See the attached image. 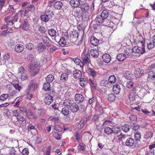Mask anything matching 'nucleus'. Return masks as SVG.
I'll return each instance as SVG.
<instances>
[{
	"mask_svg": "<svg viewBox=\"0 0 155 155\" xmlns=\"http://www.w3.org/2000/svg\"><path fill=\"white\" fill-rule=\"evenodd\" d=\"M95 20L97 25H101L110 27L113 26V22H110L109 20L105 19L101 15H98L96 18Z\"/></svg>",
	"mask_w": 155,
	"mask_h": 155,
	"instance_id": "f257e3e1",
	"label": "nucleus"
},
{
	"mask_svg": "<svg viewBox=\"0 0 155 155\" xmlns=\"http://www.w3.org/2000/svg\"><path fill=\"white\" fill-rule=\"evenodd\" d=\"M141 47L135 46L133 48V56L139 57L140 54H142L145 52L144 44L143 41L140 42Z\"/></svg>",
	"mask_w": 155,
	"mask_h": 155,
	"instance_id": "f03ea898",
	"label": "nucleus"
},
{
	"mask_svg": "<svg viewBox=\"0 0 155 155\" xmlns=\"http://www.w3.org/2000/svg\"><path fill=\"white\" fill-rule=\"evenodd\" d=\"M40 64L36 61L32 62L30 65V71L32 76L37 74L40 70Z\"/></svg>",
	"mask_w": 155,
	"mask_h": 155,
	"instance_id": "7ed1b4c3",
	"label": "nucleus"
},
{
	"mask_svg": "<svg viewBox=\"0 0 155 155\" xmlns=\"http://www.w3.org/2000/svg\"><path fill=\"white\" fill-rule=\"evenodd\" d=\"M81 58L82 61V63L84 66L87 64H89L91 62L90 60V56L89 53L88 52L85 51L82 54Z\"/></svg>",
	"mask_w": 155,
	"mask_h": 155,
	"instance_id": "20e7f679",
	"label": "nucleus"
},
{
	"mask_svg": "<svg viewBox=\"0 0 155 155\" xmlns=\"http://www.w3.org/2000/svg\"><path fill=\"white\" fill-rule=\"evenodd\" d=\"M38 88L37 81L35 80H31L28 85V90L31 92H34L37 90Z\"/></svg>",
	"mask_w": 155,
	"mask_h": 155,
	"instance_id": "39448f33",
	"label": "nucleus"
},
{
	"mask_svg": "<svg viewBox=\"0 0 155 155\" xmlns=\"http://www.w3.org/2000/svg\"><path fill=\"white\" fill-rule=\"evenodd\" d=\"M44 101L46 105H49L53 101V96L51 95V93L49 94H45Z\"/></svg>",
	"mask_w": 155,
	"mask_h": 155,
	"instance_id": "423d86ee",
	"label": "nucleus"
},
{
	"mask_svg": "<svg viewBox=\"0 0 155 155\" xmlns=\"http://www.w3.org/2000/svg\"><path fill=\"white\" fill-rule=\"evenodd\" d=\"M144 73V70L140 68H137L134 71V75L137 78H138L143 75Z\"/></svg>",
	"mask_w": 155,
	"mask_h": 155,
	"instance_id": "0eeeda50",
	"label": "nucleus"
},
{
	"mask_svg": "<svg viewBox=\"0 0 155 155\" xmlns=\"http://www.w3.org/2000/svg\"><path fill=\"white\" fill-rule=\"evenodd\" d=\"M147 80L148 82H152L155 80V73L153 71H150L148 73Z\"/></svg>",
	"mask_w": 155,
	"mask_h": 155,
	"instance_id": "6e6552de",
	"label": "nucleus"
},
{
	"mask_svg": "<svg viewBox=\"0 0 155 155\" xmlns=\"http://www.w3.org/2000/svg\"><path fill=\"white\" fill-rule=\"evenodd\" d=\"M87 72L89 76L93 79L97 76V72L93 68H89L87 70Z\"/></svg>",
	"mask_w": 155,
	"mask_h": 155,
	"instance_id": "1a4fd4ad",
	"label": "nucleus"
},
{
	"mask_svg": "<svg viewBox=\"0 0 155 155\" xmlns=\"http://www.w3.org/2000/svg\"><path fill=\"white\" fill-rule=\"evenodd\" d=\"M24 49V46L22 45L18 44L16 45L14 48L15 51L18 53L22 52Z\"/></svg>",
	"mask_w": 155,
	"mask_h": 155,
	"instance_id": "9d476101",
	"label": "nucleus"
},
{
	"mask_svg": "<svg viewBox=\"0 0 155 155\" xmlns=\"http://www.w3.org/2000/svg\"><path fill=\"white\" fill-rule=\"evenodd\" d=\"M46 49V46L42 42L40 43L37 46V50L39 53H43Z\"/></svg>",
	"mask_w": 155,
	"mask_h": 155,
	"instance_id": "9b49d317",
	"label": "nucleus"
},
{
	"mask_svg": "<svg viewBox=\"0 0 155 155\" xmlns=\"http://www.w3.org/2000/svg\"><path fill=\"white\" fill-rule=\"evenodd\" d=\"M102 60L103 62L109 63L111 60V57L109 54H105L102 56Z\"/></svg>",
	"mask_w": 155,
	"mask_h": 155,
	"instance_id": "f8f14e48",
	"label": "nucleus"
},
{
	"mask_svg": "<svg viewBox=\"0 0 155 155\" xmlns=\"http://www.w3.org/2000/svg\"><path fill=\"white\" fill-rule=\"evenodd\" d=\"M73 75L75 78L78 79L81 77L82 74L80 71L77 69H75L73 71Z\"/></svg>",
	"mask_w": 155,
	"mask_h": 155,
	"instance_id": "ddd939ff",
	"label": "nucleus"
},
{
	"mask_svg": "<svg viewBox=\"0 0 155 155\" xmlns=\"http://www.w3.org/2000/svg\"><path fill=\"white\" fill-rule=\"evenodd\" d=\"M18 123L23 126H25L26 124V119L22 116L20 115L16 118Z\"/></svg>",
	"mask_w": 155,
	"mask_h": 155,
	"instance_id": "4468645a",
	"label": "nucleus"
},
{
	"mask_svg": "<svg viewBox=\"0 0 155 155\" xmlns=\"http://www.w3.org/2000/svg\"><path fill=\"white\" fill-rule=\"evenodd\" d=\"M71 110L74 113L76 112L79 109L78 106L76 103H74L71 104L70 106Z\"/></svg>",
	"mask_w": 155,
	"mask_h": 155,
	"instance_id": "2eb2a0df",
	"label": "nucleus"
},
{
	"mask_svg": "<svg viewBox=\"0 0 155 155\" xmlns=\"http://www.w3.org/2000/svg\"><path fill=\"white\" fill-rule=\"evenodd\" d=\"M134 143V139L131 137H129L126 140L125 142V144L126 146L131 147L133 146Z\"/></svg>",
	"mask_w": 155,
	"mask_h": 155,
	"instance_id": "dca6fc26",
	"label": "nucleus"
},
{
	"mask_svg": "<svg viewBox=\"0 0 155 155\" xmlns=\"http://www.w3.org/2000/svg\"><path fill=\"white\" fill-rule=\"evenodd\" d=\"M51 147L50 145L43 147L42 149V151L45 155H50Z\"/></svg>",
	"mask_w": 155,
	"mask_h": 155,
	"instance_id": "f3484780",
	"label": "nucleus"
},
{
	"mask_svg": "<svg viewBox=\"0 0 155 155\" xmlns=\"http://www.w3.org/2000/svg\"><path fill=\"white\" fill-rule=\"evenodd\" d=\"M22 28L25 31H28L29 30L30 25L28 21L26 20L22 23Z\"/></svg>",
	"mask_w": 155,
	"mask_h": 155,
	"instance_id": "a211bd4d",
	"label": "nucleus"
},
{
	"mask_svg": "<svg viewBox=\"0 0 155 155\" xmlns=\"http://www.w3.org/2000/svg\"><path fill=\"white\" fill-rule=\"evenodd\" d=\"M35 9V7L34 5H31L29 6V8H28V10H25L24 11L23 10H21L18 11V12L20 13L21 15L23 13H24L25 14L27 13L28 11L31 12H33Z\"/></svg>",
	"mask_w": 155,
	"mask_h": 155,
	"instance_id": "6ab92c4d",
	"label": "nucleus"
},
{
	"mask_svg": "<svg viewBox=\"0 0 155 155\" xmlns=\"http://www.w3.org/2000/svg\"><path fill=\"white\" fill-rule=\"evenodd\" d=\"M75 101L78 103H81L83 101L84 98L83 96L81 94H77L75 95Z\"/></svg>",
	"mask_w": 155,
	"mask_h": 155,
	"instance_id": "aec40b11",
	"label": "nucleus"
},
{
	"mask_svg": "<svg viewBox=\"0 0 155 155\" xmlns=\"http://www.w3.org/2000/svg\"><path fill=\"white\" fill-rule=\"evenodd\" d=\"M79 79V81L78 83L81 86L84 87L87 84L88 81L86 78L81 77Z\"/></svg>",
	"mask_w": 155,
	"mask_h": 155,
	"instance_id": "412c9836",
	"label": "nucleus"
},
{
	"mask_svg": "<svg viewBox=\"0 0 155 155\" xmlns=\"http://www.w3.org/2000/svg\"><path fill=\"white\" fill-rule=\"evenodd\" d=\"M73 12L75 16L77 17L80 18L82 16V14L81 11V9L79 8H74Z\"/></svg>",
	"mask_w": 155,
	"mask_h": 155,
	"instance_id": "4be33fe9",
	"label": "nucleus"
},
{
	"mask_svg": "<svg viewBox=\"0 0 155 155\" xmlns=\"http://www.w3.org/2000/svg\"><path fill=\"white\" fill-rule=\"evenodd\" d=\"M124 54H126L127 57H131L133 56V49H130L129 48H126L124 49Z\"/></svg>",
	"mask_w": 155,
	"mask_h": 155,
	"instance_id": "5701e85b",
	"label": "nucleus"
},
{
	"mask_svg": "<svg viewBox=\"0 0 155 155\" xmlns=\"http://www.w3.org/2000/svg\"><path fill=\"white\" fill-rule=\"evenodd\" d=\"M126 58V54L124 53L118 54L116 57L117 60L119 61H124Z\"/></svg>",
	"mask_w": 155,
	"mask_h": 155,
	"instance_id": "b1692460",
	"label": "nucleus"
},
{
	"mask_svg": "<svg viewBox=\"0 0 155 155\" xmlns=\"http://www.w3.org/2000/svg\"><path fill=\"white\" fill-rule=\"evenodd\" d=\"M90 42L92 45L97 46L99 43V41L95 37L92 36L90 38Z\"/></svg>",
	"mask_w": 155,
	"mask_h": 155,
	"instance_id": "393cba45",
	"label": "nucleus"
},
{
	"mask_svg": "<svg viewBox=\"0 0 155 155\" xmlns=\"http://www.w3.org/2000/svg\"><path fill=\"white\" fill-rule=\"evenodd\" d=\"M120 87L118 84H115L113 87V91L115 94H118L120 93Z\"/></svg>",
	"mask_w": 155,
	"mask_h": 155,
	"instance_id": "a878e982",
	"label": "nucleus"
},
{
	"mask_svg": "<svg viewBox=\"0 0 155 155\" xmlns=\"http://www.w3.org/2000/svg\"><path fill=\"white\" fill-rule=\"evenodd\" d=\"M79 0H71L70 1V4L72 7H77L80 4Z\"/></svg>",
	"mask_w": 155,
	"mask_h": 155,
	"instance_id": "bb28decb",
	"label": "nucleus"
},
{
	"mask_svg": "<svg viewBox=\"0 0 155 155\" xmlns=\"http://www.w3.org/2000/svg\"><path fill=\"white\" fill-rule=\"evenodd\" d=\"M43 42L47 46L50 47L51 46L50 43L51 41L50 39L47 37L43 36L42 38Z\"/></svg>",
	"mask_w": 155,
	"mask_h": 155,
	"instance_id": "cd10ccee",
	"label": "nucleus"
},
{
	"mask_svg": "<svg viewBox=\"0 0 155 155\" xmlns=\"http://www.w3.org/2000/svg\"><path fill=\"white\" fill-rule=\"evenodd\" d=\"M89 6L88 4L87 3H85L82 4L81 7V9L83 12H87L89 9Z\"/></svg>",
	"mask_w": 155,
	"mask_h": 155,
	"instance_id": "c85d7f7f",
	"label": "nucleus"
},
{
	"mask_svg": "<svg viewBox=\"0 0 155 155\" xmlns=\"http://www.w3.org/2000/svg\"><path fill=\"white\" fill-rule=\"evenodd\" d=\"M51 87L50 83L46 82L43 84V89L46 91H49L51 90Z\"/></svg>",
	"mask_w": 155,
	"mask_h": 155,
	"instance_id": "c756f323",
	"label": "nucleus"
},
{
	"mask_svg": "<svg viewBox=\"0 0 155 155\" xmlns=\"http://www.w3.org/2000/svg\"><path fill=\"white\" fill-rule=\"evenodd\" d=\"M62 3L60 1H57L54 4V8L56 9L60 10L62 7Z\"/></svg>",
	"mask_w": 155,
	"mask_h": 155,
	"instance_id": "7c9ffc66",
	"label": "nucleus"
},
{
	"mask_svg": "<svg viewBox=\"0 0 155 155\" xmlns=\"http://www.w3.org/2000/svg\"><path fill=\"white\" fill-rule=\"evenodd\" d=\"M91 55L94 57L97 58L99 55V51L96 49H93L91 51Z\"/></svg>",
	"mask_w": 155,
	"mask_h": 155,
	"instance_id": "2f4dec72",
	"label": "nucleus"
},
{
	"mask_svg": "<svg viewBox=\"0 0 155 155\" xmlns=\"http://www.w3.org/2000/svg\"><path fill=\"white\" fill-rule=\"evenodd\" d=\"M70 112L69 108L67 107H65L63 108L61 110V113L64 116L68 115Z\"/></svg>",
	"mask_w": 155,
	"mask_h": 155,
	"instance_id": "473e14b6",
	"label": "nucleus"
},
{
	"mask_svg": "<svg viewBox=\"0 0 155 155\" xmlns=\"http://www.w3.org/2000/svg\"><path fill=\"white\" fill-rule=\"evenodd\" d=\"M59 45L61 47H64L66 44L65 38L64 37H61L58 42Z\"/></svg>",
	"mask_w": 155,
	"mask_h": 155,
	"instance_id": "72a5a7b5",
	"label": "nucleus"
},
{
	"mask_svg": "<svg viewBox=\"0 0 155 155\" xmlns=\"http://www.w3.org/2000/svg\"><path fill=\"white\" fill-rule=\"evenodd\" d=\"M112 133L114 134H117L120 132L121 131L120 128L118 126H114L112 128Z\"/></svg>",
	"mask_w": 155,
	"mask_h": 155,
	"instance_id": "f704fd0d",
	"label": "nucleus"
},
{
	"mask_svg": "<svg viewBox=\"0 0 155 155\" xmlns=\"http://www.w3.org/2000/svg\"><path fill=\"white\" fill-rule=\"evenodd\" d=\"M25 73H26V71L23 67L21 66L18 68V74L19 76H20L21 75H22V74H24Z\"/></svg>",
	"mask_w": 155,
	"mask_h": 155,
	"instance_id": "c9c22d12",
	"label": "nucleus"
},
{
	"mask_svg": "<svg viewBox=\"0 0 155 155\" xmlns=\"http://www.w3.org/2000/svg\"><path fill=\"white\" fill-rule=\"evenodd\" d=\"M54 79V77L52 74H49L46 78V80L47 82L50 83Z\"/></svg>",
	"mask_w": 155,
	"mask_h": 155,
	"instance_id": "e433bc0d",
	"label": "nucleus"
},
{
	"mask_svg": "<svg viewBox=\"0 0 155 155\" xmlns=\"http://www.w3.org/2000/svg\"><path fill=\"white\" fill-rule=\"evenodd\" d=\"M104 132L107 135H110L112 133V129L109 127H106L104 129Z\"/></svg>",
	"mask_w": 155,
	"mask_h": 155,
	"instance_id": "4c0bfd02",
	"label": "nucleus"
},
{
	"mask_svg": "<svg viewBox=\"0 0 155 155\" xmlns=\"http://www.w3.org/2000/svg\"><path fill=\"white\" fill-rule=\"evenodd\" d=\"M140 91V87L139 86H136L133 88L131 90V92L137 95L138 93Z\"/></svg>",
	"mask_w": 155,
	"mask_h": 155,
	"instance_id": "58836bf2",
	"label": "nucleus"
},
{
	"mask_svg": "<svg viewBox=\"0 0 155 155\" xmlns=\"http://www.w3.org/2000/svg\"><path fill=\"white\" fill-rule=\"evenodd\" d=\"M109 13L107 9L103 10L101 12V15L106 19L108 16Z\"/></svg>",
	"mask_w": 155,
	"mask_h": 155,
	"instance_id": "ea45409f",
	"label": "nucleus"
},
{
	"mask_svg": "<svg viewBox=\"0 0 155 155\" xmlns=\"http://www.w3.org/2000/svg\"><path fill=\"white\" fill-rule=\"evenodd\" d=\"M68 78V74L66 73H63L61 75L60 80L63 82L66 81Z\"/></svg>",
	"mask_w": 155,
	"mask_h": 155,
	"instance_id": "a19ab883",
	"label": "nucleus"
},
{
	"mask_svg": "<svg viewBox=\"0 0 155 155\" xmlns=\"http://www.w3.org/2000/svg\"><path fill=\"white\" fill-rule=\"evenodd\" d=\"M49 35L51 37H54L56 35V31L53 29H49L48 31Z\"/></svg>",
	"mask_w": 155,
	"mask_h": 155,
	"instance_id": "79ce46f5",
	"label": "nucleus"
},
{
	"mask_svg": "<svg viewBox=\"0 0 155 155\" xmlns=\"http://www.w3.org/2000/svg\"><path fill=\"white\" fill-rule=\"evenodd\" d=\"M116 81V77L114 75L110 76L108 78V81L111 84H113Z\"/></svg>",
	"mask_w": 155,
	"mask_h": 155,
	"instance_id": "37998d69",
	"label": "nucleus"
},
{
	"mask_svg": "<svg viewBox=\"0 0 155 155\" xmlns=\"http://www.w3.org/2000/svg\"><path fill=\"white\" fill-rule=\"evenodd\" d=\"M130 129V126L128 124H126L122 127V130L125 133L128 132Z\"/></svg>",
	"mask_w": 155,
	"mask_h": 155,
	"instance_id": "c03bdc74",
	"label": "nucleus"
},
{
	"mask_svg": "<svg viewBox=\"0 0 155 155\" xmlns=\"http://www.w3.org/2000/svg\"><path fill=\"white\" fill-rule=\"evenodd\" d=\"M74 62L76 65H79L81 68H83L84 66L82 62L79 59H76L75 60Z\"/></svg>",
	"mask_w": 155,
	"mask_h": 155,
	"instance_id": "a18cd8bd",
	"label": "nucleus"
},
{
	"mask_svg": "<svg viewBox=\"0 0 155 155\" xmlns=\"http://www.w3.org/2000/svg\"><path fill=\"white\" fill-rule=\"evenodd\" d=\"M155 47V43L153 41H151L147 43V48L149 50H151Z\"/></svg>",
	"mask_w": 155,
	"mask_h": 155,
	"instance_id": "49530a36",
	"label": "nucleus"
},
{
	"mask_svg": "<svg viewBox=\"0 0 155 155\" xmlns=\"http://www.w3.org/2000/svg\"><path fill=\"white\" fill-rule=\"evenodd\" d=\"M146 91L145 89L144 88H142L140 89V91L139 92L138 95L140 96V97H143L145 95V92Z\"/></svg>",
	"mask_w": 155,
	"mask_h": 155,
	"instance_id": "de8ad7c7",
	"label": "nucleus"
},
{
	"mask_svg": "<svg viewBox=\"0 0 155 155\" xmlns=\"http://www.w3.org/2000/svg\"><path fill=\"white\" fill-rule=\"evenodd\" d=\"M52 135L53 137L57 140H60L61 139V134H59L56 132H53L52 133Z\"/></svg>",
	"mask_w": 155,
	"mask_h": 155,
	"instance_id": "09e8293b",
	"label": "nucleus"
},
{
	"mask_svg": "<svg viewBox=\"0 0 155 155\" xmlns=\"http://www.w3.org/2000/svg\"><path fill=\"white\" fill-rule=\"evenodd\" d=\"M108 100L110 101H114L116 98L115 95L114 94H111L109 95Z\"/></svg>",
	"mask_w": 155,
	"mask_h": 155,
	"instance_id": "8fccbe9b",
	"label": "nucleus"
},
{
	"mask_svg": "<svg viewBox=\"0 0 155 155\" xmlns=\"http://www.w3.org/2000/svg\"><path fill=\"white\" fill-rule=\"evenodd\" d=\"M127 137V135H123L121 134L118 135L117 137V139L118 140L120 141H122L123 140H124Z\"/></svg>",
	"mask_w": 155,
	"mask_h": 155,
	"instance_id": "3c124183",
	"label": "nucleus"
},
{
	"mask_svg": "<svg viewBox=\"0 0 155 155\" xmlns=\"http://www.w3.org/2000/svg\"><path fill=\"white\" fill-rule=\"evenodd\" d=\"M141 134L140 132H137L134 133V138L136 141H140V140Z\"/></svg>",
	"mask_w": 155,
	"mask_h": 155,
	"instance_id": "603ef678",
	"label": "nucleus"
},
{
	"mask_svg": "<svg viewBox=\"0 0 155 155\" xmlns=\"http://www.w3.org/2000/svg\"><path fill=\"white\" fill-rule=\"evenodd\" d=\"M14 89L13 85L11 84H8L6 86V89L9 92H12Z\"/></svg>",
	"mask_w": 155,
	"mask_h": 155,
	"instance_id": "864d4df0",
	"label": "nucleus"
},
{
	"mask_svg": "<svg viewBox=\"0 0 155 155\" xmlns=\"http://www.w3.org/2000/svg\"><path fill=\"white\" fill-rule=\"evenodd\" d=\"M41 19L42 21L45 22L48 21L49 19L51 18L48 17V16L45 14L44 15H41Z\"/></svg>",
	"mask_w": 155,
	"mask_h": 155,
	"instance_id": "5fc2aeb1",
	"label": "nucleus"
},
{
	"mask_svg": "<svg viewBox=\"0 0 155 155\" xmlns=\"http://www.w3.org/2000/svg\"><path fill=\"white\" fill-rule=\"evenodd\" d=\"M71 101L69 99H66L64 100L62 102V104L65 106H69L71 104Z\"/></svg>",
	"mask_w": 155,
	"mask_h": 155,
	"instance_id": "6e6d98bb",
	"label": "nucleus"
},
{
	"mask_svg": "<svg viewBox=\"0 0 155 155\" xmlns=\"http://www.w3.org/2000/svg\"><path fill=\"white\" fill-rule=\"evenodd\" d=\"M48 17L51 18L54 16V12L52 10L48 9L45 13Z\"/></svg>",
	"mask_w": 155,
	"mask_h": 155,
	"instance_id": "4d7b16f0",
	"label": "nucleus"
},
{
	"mask_svg": "<svg viewBox=\"0 0 155 155\" xmlns=\"http://www.w3.org/2000/svg\"><path fill=\"white\" fill-rule=\"evenodd\" d=\"M25 46L27 49L29 50H32L34 48V45L31 42L28 43Z\"/></svg>",
	"mask_w": 155,
	"mask_h": 155,
	"instance_id": "13d9d810",
	"label": "nucleus"
},
{
	"mask_svg": "<svg viewBox=\"0 0 155 155\" xmlns=\"http://www.w3.org/2000/svg\"><path fill=\"white\" fill-rule=\"evenodd\" d=\"M134 85V84L132 81L129 80L127 82L126 87L129 89L131 88Z\"/></svg>",
	"mask_w": 155,
	"mask_h": 155,
	"instance_id": "bf43d9fd",
	"label": "nucleus"
},
{
	"mask_svg": "<svg viewBox=\"0 0 155 155\" xmlns=\"http://www.w3.org/2000/svg\"><path fill=\"white\" fill-rule=\"evenodd\" d=\"M20 97H17L15 99V101H16V102L15 105L14 106V107H19V105L20 104Z\"/></svg>",
	"mask_w": 155,
	"mask_h": 155,
	"instance_id": "052dcab7",
	"label": "nucleus"
},
{
	"mask_svg": "<svg viewBox=\"0 0 155 155\" xmlns=\"http://www.w3.org/2000/svg\"><path fill=\"white\" fill-rule=\"evenodd\" d=\"M54 129L58 132H61L63 131L62 127L58 125L55 126L54 127Z\"/></svg>",
	"mask_w": 155,
	"mask_h": 155,
	"instance_id": "680f3d73",
	"label": "nucleus"
},
{
	"mask_svg": "<svg viewBox=\"0 0 155 155\" xmlns=\"http://www.w3.org/2000/svg\"><path fill=\"white\" fill-rule=\"evenodd\" d=\"M136 96V95L130 92L129 95V100L131 101L135 100V97Z\"/></svg>",
	"mask_w": 155,
	"mask_h": 155,
	"instance_id": "e2e57ef3",
	"label": "nucleus"
},
{
	"mask_svg": "<svg viewBox=\"0 0 155 155\" xmlns=\"http://www.w3.org/2000/svg\"><path fill=\"white\" fill-rule=\"evenodd\" d=\"M89 81L91 86L93 88H95V86L96 85V82L94 78L93 79V80L90 79Z\"/></svg>",
	"mask_w": 155,
	"mask_h": 155,
	"instance_id": "0e129e2a",
	"label": "nucleus"
},
{
	"mask_svg": "<svg viewBox=\"0 0 155 155\" xmlns=\"http://www.w3.org/2000/svg\"><path fill=\"white\" fill-rule=\"evenodd\" d=\"M38 115L41 117H42L44 115L45 111V110L43 109H39L38 112Z\"/></svg>",
	"mask_w": 155,
	"mask_h": 155,
	"instance_id": "69168bd1",
	"label": "nucleus"
},
{
	"mask_svg": "<svg viewBox=\"0 0 155 155\" xmlns=\"http://www.w3.org/2000/svg\"><path fill=\"white\" fill-rule=\"evenodd\" d=\"M8 97V94H3L0 96V99L2 101H4L6 100Z\"/></svg>",
	"mask_w": 155,
	"mask_h": 155,
	"instance_id": "338daca9",
	"label": "nucleus"
},
{
	"mask_svg": "<svg viewBox=\"0 0 155 155\" xmlns=\"http://www.w3.org/2000/svg\"><path fill=\"white\" fill-rule=\"evenodd\" d=\"M19 2L18 0H9L8 3L10 6H13V5L16 4L17 3Z\"/></svg>",
	"mask_w": 155,
	"mask_h": 155,
	"instance_id": "774afa93",
	"label": "nucleus"
}]
</instances>
